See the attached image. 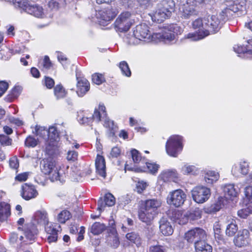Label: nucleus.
<instances>
[{
	"label": "nucleus",
	"mask_w": 252,
	"mask_h": 252,
	"mask_svg": "<svg viewBox=\"0 0 252 252\" xmlns=\"http://www.w3.org/2000/svg\"><path fill=\"white\" fill-rule=\"evenodd\" d=\"M246 4L245 0H225L221 4V11L216 15L208 16L204 19V22L207 30L204 35L215 33L219 32L222 25L233 15L238 12L241 13L246 12Z\"/></svg>",
	"instance_id": "obj_1"
},
{
	"label": "nucleus",
	"mask_w": 252,
	"mask_h": 252,
	"mask_svg": "<svg viewBox=\"0 0 252 252\" xmlns=\"http://www.w3.org/2000/svg\"><path fill=\"white\" fill-rule=\"evenodd\" d=\"M178 28L176 25H170L169 28H165L162 32L152 35L149 31V27L146 24H140L135 27L133 33V36L130 39L129 43L135 45L138 44L139 41L142 40L150 42L155 38H158L166 43H169L175 39V32L172 31Z\"/></svg>",
	"instance_id": "obj_2"
},
{
	"label": "nucleus",
	"mask_w": 252,
	"mask_h": 252,
	"mask_svg": "<svg viewBox=\"0 0 252 252\" xmlns=\"http://www.w3.org/2000/svg\"><path fill=\"white\" fill-rule=\"evenodd\" d=\"M175 7L173 0H162L157 4L156 11L149 15L153 22L160 23L171 16Z\"/></svg>",
	"instance_id": "obj_3"
},
{
	"label": "nucleus",
	"mask_w": 252,
	"mask_h": 252,
	"mask_svg": "<svg viewBox=\"0 0 252 252\" xmlns=\"http://www.w3.org/2000/svg\"><path fill=\"white\" fill-rule=\"evenodd\" d=\"M41 169L44 174L50 175L51 181H59L62 183L64 182L65 176L63 171L58 169L56 166L55 161L53 159H43L41 163Z\"/></svg>",
	"instance_id": "obj_4"
},
{
	"label": "nucleus",
	"mask_w": 252,
	"mask_h": 252,
	"mask_svg": "<svg viewBox=\"0 0 252 252\" xmlns=\"http://www.w3.org/2000/svg\"><path fill=\"white\" fill-rule=\"evenodd\" d=\"M182 137L179 135L171 136L167 141L165 149L167 154L171 157H177L183 149Z\"/></svg>",
	"instance_id": "obj_5"
},
{
	"label": "nucleus",
	"mask_w": 252,
	"mask_h": 252,
	"mask_svg": "<svg viewBox=\"0 0 252 252\" xmlns=\"http://www.w3.org/2000/svg\"><path fill=\"white\" fill-rule=\"evenodd\" d=\"M194 0H181L179 7V14L182 19H188L197 15Z\"/></svg>",
	"instance_id": "obj_6"
},
{
	"label": "nucleus",
	"mask_w": 252,
	"mask_h": 252,
	"mask_svg": "<svg viewBox=\"0 0 252 252\" xmlns=\"http://www.w3.org/2000/svg\"><path fill=\"white\" fill-rule=\"evenodd\" d=\"M131 15L129 12L121 13L115 22V27L120 32H126L133 24Z\"/></svg>",
	"instance_id": "obj_7"
},
{
	"label": "nucleus",
	"mask_w": 252,
	"mask_h": 252,
	"mask_svg": "<svg viewBox=\"0 0 252 252\" xmlns=\"http://www.w3.org/2000/svg\"><path fill=\"white\" fill-rule=\"evenodd\" d=\"M193 200L198 203H202L207 200L210 196V189L203 186H198L191 190Z\"/></svg>",
	"instance_id": "obj_8"
},
{
	"label": "nucleus",
	"mask_w": 252,
	"mask_h": 252,
	"mask_svg": "<svg viewBox=\"0 0 252 252\" xmlns=\"http://www.w3.org/2000/svg\"><path fill=\"white\" fill-rule=\"evenodd\" d=\"M186 194L181 189H177L170 192L167 198V202L176 207L183 205L186 200Z\"/></svg>",
	"instance_id": "obj_9"
},
{
	"label": "nucleus",
	"mask_w": 252,
	"mask_h": 252,
	"mask_svg": "<svg viewBox=\"0 0 252 252\" xmlns=\"http://www.w3.org/2000/svg\"><path fill=\"white\" fill-rule=\"evenodd\" d=\"M206 237L205 231L200 228L196 227L188 231L185 234V239L189 243L199 242L201 240H205Z\"/></svg>",
	"instance_id": "obj_10"
},
{
	"label": "nucleus",
	"mask_w": 252,
	"mask_h": 252,
	"mask_svg": "<svg viewBox=\"0 0 252 252\" xmlns=\"http://www.w3.org/2000/svg\"><path fill=\"white\" fill-rule=\"evenodd\" d=\"M49 140L45 144L46 150L50 152L55 150L57 142L59 140V133L57 127L52 126L48 128Z\"/></svg>",
	"instance_id": "obj_11"
},
{
	"label": "nucleus",
	"mask_w": 252,
	"mask_h": 252,
	"mask_svg": "<svg viewBox=\"0 0 252 252\" xmlns=\"http://www.w3.org/2000/svg\"><path fill=\"white\" fill-rule=\"evenodd\" d=\"M95 16L97 19L106 22L112 20L117 14L115 8H113L110 5L100 10L95 11Z\"/></svg>",
	"instance_id": "obj_12"
},
{
	"label": "nucleus",
	"mask_w": 252,
	"mask_h": 252,
	"mask_svg": "<svg viewBox=\"0 0 252 252\" xmlns=\"http://www.w3.org/2000/svg\"><path fill=\"white\" fill-rule=\"evenodd\" d=\"M38 193L35 187L32 184L25 183L22 186L21 196L26 200H29L35 198Z\"/></svg>",
	"instance_id": "obj_13"
},
{
	"label": "nucleus",
	"mask_w": 252,
	"mask_h": 252,
	"mask_svg": "<svg viewBox=\"0 0 252 252\" xmlns=\"http://www.w3.org/2000/svg\"><path fill=\"white\" fill-rule=\"evenodd\" d=\"M156 216V215L146 210L141 207L138 209V218L140 221L146 224L148 227L146 228L149 231H150V229H152V228H150L149 226L152 224Z\"/></svg>",
	"instance_id": "obj_14"
},
{
	"label": "nucleus",
	"mask_w": 252,
	"mask_h": 252,
	"mask_svg": "<svg viewBox=\"0 0 252 252\" xmlns=\"http://www.w3.org/2000/svg\"><path fill=\"white\" fill-rule=\"evenodd\" d=\"M171 220L180 225L187 223V218L181 211L176 210H169L167 214Z\"/></svg>",
	"instance_id": "obj_15"
},
{
	"label": "nucleus",
	"mask_w": 252,
	"mask_h": 252,
	"mask_svg": "<svg viewBox=\"0 0 252 252\" xmlns=\"http://www.w3.org/2000/svg\"><path fill=\"white\" fill-rule=\"evenodd\" d=\"M161 205V203L159 200L151 199L145 200L141 207L156 215L158 213V209L160 207Z\"/></svg>",
	"instance_id": "obj_16"
},
{
	"label": "nucleus",
	"mask_w": 252,
	"mask_h": 252,
	"mask_svg": "<svg viewBox=\"0 0 252 252\" xmlns=\"http://www.w3.org/2000/svg\"><path fill=\"white\" fill-rule=\"evenodd\" d=\"M249 231L247 229L239 231L237 237L234 239L235 245L238 247L246 246L249 243Z\"/></svg>",
	"instance_id": "obj_17"
},
{
	"label": "nucleus",
	"mask_w": 252,
	"mask_h": 252,
	"mask_svg": "<svg viewBox=\"0 0 252 252\" xmlns=\"http://www.w3.org/2000/svg\"><path fill=\"white\" fill-rule=\"evenodd\" d=\"M78 80L76 93L80 97L83 96L90 90V83L84 78L77 77Z\"/></svg>",
	"instance_id": "obj_18"
},
{
	"label": "nucleus",
	"mask_w": 252,
	"mask_h": 252,
	"mask_svg": "<svg viewBox=\"0 0 252 252\" xmlns=\"http://www.w3.org/2000/svg\"><path fill=\"white\" fill-rule=\"evenodd\" d=\"M95 167L97 173L103 178L106 177L105 161L103 157L97 155L95 159Z\"/></svg>",
	"instance_id": "obj_19"
},
{
	"label": "nucleus",
	"mask_w": 252,
	"mask_h": 252,
	"mask_svg": "<svg viewBox=\"0 0 252 252\" xmlns=\"http://www.w3.org/2000/svg\"><path fill=\"white\" fill-rule=\"evenodd\" d=\"M159 229L161 232L165 236L171 235L173 232V229L169 222L166 218H162L159 221Z\"/></svg>",
	"instance_id": "obj_20"
},
{
	"label": "nucleus",
	"mask_w": 252,
	"mask_h": 252,
	"mask_svg": "<svg viewBox=\"0 0 252 252\" xmlns=\"http://www.w3.org/2000/svg\"><path fill=\"white\" fill-rule=\"evenodd\" d=\"M27 13L37 18H42L44 16L42 7L38 4H30Z\"/></svg>",
	"instance_id": "obj_21"
},
{
	"label": "nucleus",
	"mask_w": 252,
	"mask_h": 252,
	"mask_svg": "<svg viewBox=\"0 0 252 252\" xmlns=\"http://www.w3.org/2000/svg\"><path fill=\"white\" fill-rule=\"evenodd\" d=\"M249 166L245 161H241L239 164L232 167V172L234 175H237L239 172L243 175H246L249 171Z\"/></svg>",
	"instance_id": "obj_22"
},
{
	"label": "nucleus",
	"mask_w": 252,
	"mask_h": 252,
	"mask_svg": "<svg viewBox=\"0 0 252 252\" xmlns=\"http://www.w3.org/2000/svg\"><path fill=\"white\" fill-rule=\"evenodd\" d=\"M185 214L187 218V222L189 220L193 221L201 218L202 211L198 208H195L194 209L190 210Z\"/></svg>",
	"instance_id": "obj_23"
},
{
	"label": "nucleus",
	"mask_w": 252,
	"mask_h": 252,
	"mask_svg": "<svg viewBox=\"0 0 252 252\" xmlns=\"http://www.w3.org/2000/svg\"><path fill=\"white\" fill-rule=\"evenodd\" d=\"M194 246L196 252H212V246L207 244L205 240L196 242Z\"/></svg>",
	"instance_id": "obj_24"
},
{
	"label": "nucleus",
	"mask_w": 252,
	"mask_h": 252,
	"mask_svg": "<svg viewBox=\"0 0 252 252\" xmlns=\"http://www.w3.org/2000/svg\"><path fill=\"white\" fill-rule=\"evenodd\" d=\"M178 174L175 169L167 170L162 172L160 174V178L164 181L167 182L170 180L174 181L178 178Z\"/></svg>",
	"instance_id": "obj_25"
},
{
	"label": "nucleus",
	"mask_w": 252,
	"mask_h": 252,
	"mask_svg": "<svg viewBox=\"0 0 252 252\" xmlns=\"http://www.w3.org/2000/svg\"><path fill=\"white\" fill-rule=\"evenodd\" d=\"M10 215V206L5 202L0 203V220H5Z\"/></svg>",
	"instance_id": "obj_26"
},
{
	"label": "nucleus",
	"mask_w": 252,
	"mask_h": 252,
	"mask_svg": "<svg viewBox=\"0 0 252 252\" xmlns=\"http://www.w3.org/2000/svg\"><path fill=\"white\" fill-rule=\"evenodd\" d=\"M238 227L235 220H232L231 221H228L226 227L225 233L229 237L233 236L238 231Z\"/></svg>",
	"instance_id": "obj_27"
},
{
	"label": "nucleus",
	"mask_w": 252,
	"mask_h": 252,
	"mask_svg": "<svg viewBox=\"0 0 252 252\" xmlns=\"http://www.w3.org/2000/svg\"><path fill=\"white\" fill-rule=\"evenodd\" d=\"M37 233V229L32 224L30 225L24 231L26 238L30 240H34Z\"/></svg>",
	"instance_id": "obj_28"
},
{
	"label": "nucleus",
	"mask_w": 252,
	"mask_h": 252,
	"mask_svg": "<svg viewBox=\"0 0 252 252\" xmlns=\"http://www.w3.org/2000/svg\"><path fill=\"white\" fill-rule=\"evenodd\" d=\"M126 238L130 242L135 244L137 247L141 246L142 240L138 233L134 232L128 233L126 235Z\"/></svg>",
	"instance_id": "obj_29"
},
{
	"label": "nucleus",
	"mask_w": 252,
	"mask_h": 252,
	"mask_svg": "<svg viewBox=\"0 0 252 252\" xmlns=\"http://www.w3.org/2000/svg\"><path fill=\"white\" fill-rule=\"evenodd\" d=\"M223 191L225 197L227 198L236 196L238 193L237 189L235 188L233 184L225 185L223 188Z\"/></svg>",
	"instance_id": "obj_30"
},
{
	"label": "nucleus",
	"mask_w": 252,
	"mask_h": 252,
	"mask_svg": "<svg viewBox=\"0 0 252 252\" xmlns=\"http://www.w3.org/2000/svg\"><path fill=\"white\" fill-rule=\"evenodd\" d=\"M106 229V226L104 224L99 222H94L91 228V232L94 235H99L102 233Z\"/></svg>",
	"instance_id": "obj_31"
},
{
	"label": "nucleus",
	"mask_w": 252,
	"mask_h": 252,
	"mask_svg": "<svg viewBox=\"0 0 252 252\" xmlns=\"http://www.w3.org/2000/svg\"><path fill=\"white\" fill-rule=\"evenodd\" d=\"M54 94L57 99H59L65 97L66 95L67 92L61 84H59L55 87Z\"/></svg>",
	"instance_id": "obj_32"
},
{
	"label": "nucleus",
	"mask_w": 252,
	"mask_h": 252,
	"mask_svg": "<svg viewBox=\"0 0 252 252\" xmlns=\"http://www.w3.org/2000/svg\"><path fill=\"white\" fill-rule=\"evenodd\" d=\"M192 27L194 29H198V33L205 34V32L207 30L204 22V20L197 19L192 23Z\"/></svg>",
	"instance_id": "obj_33"
},
{
	"label": "nucleus",
	"mask_w": 252,
	"mask_h": 252,
	"mask_svg": "<svg viewBox=\"0 0 252 252\" xmlns=\"http://www.w3.org/2000/svg\"><path fill=\"white\" fill-rule=\"evenodd\" d=\"M219 178L218 173L213 171L207 172L204 176L205 182L209 184H213L219 179Z\"/></svg>",
	"instance_id": "obj_34"
},
{
	"label": "nucleus",
	"mask_w": 252,
	"mask_h": 252,
	"mask_svg": "<svg viewBox=\"0 0 252 252\" xmlns=\"http://www.w3.org/2000/svg\"><path fill=\"white\" fill-rule=\"evenodd\" d=\"M33 133L45 139V143L47 140H49L48 129L44 127L36 126L35 127V132Z\"/></svg>",
	"instance_id": "obj_35"
},
{
	"label": "nucleus",
	"mask_w": 252,
	"mask_h": 252,
	"mask_svg": "<svg viewBox=\"0 0 252 252\" xmlns=\"http://www.w3.org/2000/svg\"><path fill=\"white\" fill-rule=\"evenodd\" d=\"M13 3L14 6L16 8L27 12L30 3L27 0H13Z\"/></svg>",
	"instance_id": "obj_36"
},
{
	"label": "nucleus",
	"mask_w": 252,
	"mask_h": 252,
	"mask_svg": "<svg viewBox=\"0 0 252 252\" xmlns=\"http://www.w3.org/2000/svg\"><path fill=\"white\" fill-rule=\"evenodd\" d=\"M222 198H219L218 200L210 207L205 208V212L209 214H212L219 211L222 207Z\"/></svg>",
	"instance_id": "obj_37"
},
{
	"label": "nucleus",
	"mask_w": 252,
	"mask_h": 252,
	"mask_svg": "<svg viewBox=\"0 0 252 252\" xmlns=\"http://www.w3.org/2000/svg\"><path fill=\"white\" fill-rule=\"evenodd\" d=\"M35 219L39 223L43 225H46L48 223L47 214L44 211H38L36 212L35 215Z\"/></svg>",
	"instance_id": "obj_38"
},
{
	"label": "nucleus",
	"mask_w": 252,
	"mask_h": 252,
	"mask_svg": "<svg viewBox=\"0 0 252 252\" xmlns=\"http://www.w3.org/2000/svg\"><path fill=\"white\" fill-rule=\"evenodd\" d=\"M98 111L100 112V113L102 114L103 117H105L104 126L106 127H109L110 128H113L114 123L113 121H110L109 119L106 118V108L103 105H99V110Z\"/></svg>",
	"instance_id": "obj_39"
},
{
	"label": "nucleus",
	"mask_w": 252,
	"mask_h": 252,
	"mask_svg": "<svg viewBox=\"0 0 252 252\" xmlns=\"http://www.w3.org/2000/svg\"><path fill=\"white\" fill-rule=\"evenodd\" d=\"M71 217V214L70 212L68 210H64L59 214L58 221L61 223H64Z\"/></svg>",
	"instance_id": "obj_40"
},
{
	"label": "nucleus",
	"mask_w": 252,
	"mask_h": 252,
	"mask_svg": "<svg viewBox=\"0 0 252 252\" xmlns=\"http://www.w3.org/2000/svg\"><path fill=\"white\" fill-rule=\"evenodd\" d=\"M119 68H120L122 73L123 75L130 77L131 73L127 63L125 61H122L119 63Z\"/></svg>",
	"instance_id": "obj_41"
},
{
	"label": "nucleus",
	"mask_w": 252,
	"mask_h": 252,
	"mask_svg": "<svg viewBox=\"0 0 252 252\" xmlns=\"http://www.w3.org/2000/svg\"><path fill=\"white\" fill-rule=\"evenodd\" d=\"M38 139H36L32 136H29L25 140V146L30 148L35 147L38 144Z\"/></svg>",
	"instance_id": "obj_42"
},
{
	"label": "nucleus",
	"mask_w": 252,
	"mask_h": 252,
	"mask_svg": "<svg viewBox=\"0 0 252 252\" xmlns=\"http://www.w3.org/2000/svg\"><path fill=\"white\" fill-rule=\"evenodd\" d=\"M238 216L242 219H246L250 214H252V207H248L239 210L237 212Z\"/></svg>",
	"instance_id": "obj_43"
},
{
	"label": "nucleus",
	"mask_w": 252,
	"mask_h": 252,
	"mask_svg": "<svg viewBox=\"0 0 252 252\" xmlns=\"http://www.w3.org/2000/svg\"><path fill=\"white\" fill-rule=\"evenodd\" d=\"M205 36H206V35H204V34L195 32L188 33L185 35V38L190 39L192 41H197L203 38Z\"/></svg>",
	"instance_id": "obj_44"
},
{
	"label": "nucleus",
	"mask_w": 252,
	"mask_h": 252,
	"mask_svg": "<svg viewBox=\"0 0 252 252\" xmlns=\"http://www.w3.org/2000/svg\"><path fill=\"white\" fill-rule=\"evenodd\" d=\"M105 81V78L101 74L94 73L92 75V81L96 85H100Z\"/></svg>",
	"instance_id": "obj_45"
},
{
	"label": "nucleus",
	"mask_w": 252,
	"mask_h": 252,
	"mask_svg": "<svg viewBox=\"0 0 252 252\" xmlns=\"http://www.w3.org/2000/svg\"><path fill=\"white\" fill-rule=\"evenodd\" d=\"M104 202L108 206H112L115 203V199L114 196L110 193H107L104 196Z\"/></svg>",
	"instance_id": "obj_46"
},
{
	"label": "nucleus",
	"mask_w": 252,
	"mask_h": 252,
	"mask_svg": "<svg viewBox=\"0 0 252 252\" xmlns=\"http://www.w3.org/2000/svg\"><path fill=\"white\" fill-rule=\"evenodd\" d=\"M196 167L193 165L186 164L182 168V172L184 174H194Z\"/></svg>",
	"instance_id": "obj_47"
},
{
	"label": "nucleus",
	"mask_w": 252,
	"mask_h": 252,
	"mask_svg": "<svg viewBox=\"0 0 252 252\" xmlns=\"http://www.w3.org/2000/svg\"><path fill=\"white\" fill-rule=\"evenodd\" d=\"M12 139L7 135L0 134V143L1 145L6 146L11 145Z\"/></svg>",
	"instance_id": "obj_48"
},
{
	"label": "nucleus",
	"mask_w": 252,
	"mask_h": 252,
	"mask_svg": "<svg viewBox=\"0 0 252 252\" xmlns=\"http://www.w3.org/2000/svg\"><path fill=\"white\" fill-rule=\"evenodd\" d=\"M42 70H47L51 68L52 64L48 56H45L42 63Z\"/></svg>",
	"instance_id": "obj_49"
},
{
	"label": "nucleus",
	"mask_w": 252,
	"mask_h": 252,
	"mask_svg": "<svg viewBox=\"0 0 252 252\" xmlns=\"http://www.w3.org/2000/svg\"><path fill=\"white\" fill-rule=\"evenodd\" d=\"M146 166L149 171L153 174H155V173H156L158 172V170L159 167V165L156 163L150 162H147Z\"/></svg>",
	"instance_id": "obj_50"
},
{
	"label": "nucleus",
	"mask_w": 252,
	"mask_h": 252,
	"mask_svg": "<svg viewBox=\"0 0 252 252\" xmlns=\"http://www.w3.org/2000/svg\"><path fill=\"white\" fill-rule=\"evenodd\" d=\"M233 49L234 51L238 54L246 53L252 54V50H246V48L242 46L235 45Z\"/></svg>",
	"instance_id": "obj_51"
},
{
	"label": "nucleus",
	"mask_w": 252,
	"mask_h": 252,
	"mask_svg": "<svg viewBox=\"0 0 252 252\" xmlns=\"http://www.w3.org/2000/svg\"><path fill=\"white\" fill-rule=\"evenodd\" d=\"M131 155L134 163H139L140 162L141 159V156L137 150L135 149L132 150L131 151Z\"/></svg>",
	"instance_id": "obj_52"
},
{
	"label": "nucleus",
	"mask_w": 252,
	"mask_h": 252,
	"mask_svg": "<svg viewBox=\"0 0 252 252\" xmlns=\"http://www.w3.org/2000/svg\"><path fill=\"white\" fill-rule=\"evenodd\" d=\"M147 183L142 181H139L136 184V189L138 193H141L147 187Z\"/></svg>",
	"instance_id": "obj_53"
},
{
	"label": "nucleus",
	"mask_w": 252,
	"mask_h": 252,
	"mask_svg": "<svg viewBox=\"0 0 252 252\" xmlns=\"http://www.w3.org/2000/svg\"><path fill=\"white\" fill-rule=\"evenodd\" d=\"M63 1H56L55 0H51L48 2V6L51 10H57L59 9L60 3Z\"/></svg>",
	"instance_id": "obj_54"
},
{
	"label": "nucleus",
	"mask_w": 252,
	"mask_h": 252,
	"mask_svg": "<svg viewBox=\"0 0 252 252\" xmlns=\"http://www.w3.org/2000/svg\"><path fill=\"white\" fill-rule=\"evenodd\" d=\"M78 153L75 151H70L67 153V159L69 161H74L77 159Z\"/></svg>",
	"instance_id": "obj_55"
},
{
	"label": "nucleus",
	"mask_w": 252,
	"mask_h": 252,
	"mask_svg": "<svg viewBox=\"0 0 252 252\" xmlns=\"http://www.w3.org/2000/svg\"><path fill=\"white\" fill-rule=\"evenodd\" d=\"M92 120H94L96 121L97 122H100L102 119H105V117H103L101 113H100V111H98V110L95 109L94 114L92 115Z\"/></svg>",
	"instance_id": "obj_56"
},
{
	"label": "nucleus",
	"mask_w": 252,
	"mask_h": 252,
	"mask_svg": "<svg viewBox=\"0 0 252 252\" xmlns=\"http://www.w3.org/2000/svg\"><path fill=\"white\" fill-rule=\"evenodd\" d=\"M245 194L249 201L252 203V186H248L245 188Z\"/></svg>",
	"instance_id": "obj_57"
},
{
	"label": "nucleus",
	"mask_w": 252,
	"mask_h": 252,
	"mask_svg": "<svg viewBox=\"0 0 252 252\" xmlns=\"http://www.w3.org/2000/svg\"><path fill=\"white\" fill-rule=\"evenodd\" d=\"M22 88L20 86L15 87L11 91V96L13 98H17L21 94Z\"/></svg>",
	"instance_id": "obj_58"
},
{
	"label": "nucleus",
	"mask_w": 252,
	"mask_h": 252,
	"mask_svg": "<svg viewBox=\"0 0 252 252\" xmlns=\"http://www.w3.org/2000/svg\"><path fill=\"white\" fill-rule=\"evenodd\" d=\"M9 166L11 168L16 169L19 167V162L17 158L13 157L9 159Z\"/></svg>",
	"instance_id": "obj_59"
},
{
	"label": "nucleus",
	"mask_w": 252,
	"mask_h": 252,
	"mask_svg": "<svg viewBox=\"0 0 252 252\" xmlns=\"http://www.w3.org/2000/svg\"><path fill=\"white\" fill-rule=\"evenodd\" d=\"M78 121L81 124L89 125L92 122V118L91 117L83 116L79 117V116H78Z\"/></svg>",
	"instance_id": "obj_60"
},
{
	"label": "nucleus",
	"mask_w": 252,
	"mask_h": 252,
	"mask_svg": "<svg viewBox=\"0 0 252 252\" xmlns=\"http://www.w3.org/2000/svg\"><path fill=\"white\" fill-rule=\"evenodd\" d=\"M8 87V84L4 82H0V97L5 92Z\"/></svg>",
	"instance_id": "obj_61"
},
{
	"label": "nucleus",
	"mask_w": 252,
	"mask_h": 252,
	"mask_svg": "<svg viewBox=\"0 0 252 252\" xmlns=\"http://www.w3.org/2000/svg\"><path fill=\"white\" fill-rule=\"evenodd\" d=\"M149 252H164L163 247L160 245L152 246L150 247Z\"/></svg>",
	"instance_id": "obj_62"
},
{
	"label": "nucleus",
	"mask_w": 252,
	"mask_h": 252,
	"mask_svg": "<svg viewBox=\"0 0 252 252\" xmlns=\"http://www.w3.org/2000/svg\"><path fill=\"white\" fill-rule=\"evenodd\" d=\"M55 82L54 80L49 77H45V84L47 88L51 89L54 85Z\"/></svg>",
	"instance_id": "obj_63"
},
{
	"label": "nucleus",
	"mask_w": 252,
	"mask_h": 252,
	"mask_svg": "<svg viewBox=\"0 0 252 252\" xmlns=\"http://www.w3.org/2000/svg\"><path fill=\"white\" fill-rule=\"evenodd\" d=\"M28 173L27 172L20 174L16 176L15 180L20 182L25 181L28 177Z\"/></svg>",
	"instance_id": "obj_64"
}]
</instances>
